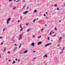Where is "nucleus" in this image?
Instances as JSON below:
<instances>
[{
    "instance_id": "obj_4",
    "label": "nucleus",
    "mask_w": 65,
    "mask_h": 65,
    "mask_svg": "<svg viewBox=\"0 0 65 65\" xmlns=\"http://www.w3.org/2000/svg\"><path fill=\"white\" fill-rule=\"evenodd\" d=\"M28 11H26L24 12L23 13V14H26L27 13H28Z\"/></svg>"
},
{
    "instance_id": "obj_32",
    "label": "nucleus",
    "mask_w": 65,
    "mask_h": 65,
    "mask_svg": "<svg viewBox=\"0 0 65 65\" xmlns=\"http://www.w3.org/2000/svg\"><path fill=\"white\" fill-rule=\"evenodd\" d=\"M57 30V29H56V27H55V30Z\"/></svg>"
},
{
    "instance_id": "obj_21",
    "label": "nucleus",
    "mask_w": 65,
    "mask_h": 65,
    "mask_svg": "<svg viewBox=\"0 0 65 65\" xmlns=\"http://www.w3.org/2000/svg\"><path fill=\"white\" fill-rule=\"evenodd\" d=\"M51 33H52V31H51L50 33V35H51Z\"/></svg>"
},
{
    "instance_id": "obj_30",
    "label": "nucleus",
    "mask_w": 65,
    "mask_h": 65,
    "mask_svg": "<svg viewBox=\"0 0 65 65\" xmlns=\"http://www.w3.org/2000/svg\"><path fill=\"white\" fill-rule=\"evenodd\" d=\"M65 48V47H64L63 48V50H64V49Z\"/></svg>"
},
{
    "instance_id": "obj_5",
    "label": "nucleus",
    "mask_w": 65,
    "mask_h": 65,
    "mask_svg": "<svg viewBox=\"0 0 65 65\" xmlns=\"http://www.w3.org/2000/svg\"><path fill=\"white\" fill-rule=\"evenodd\" d=\"M27 52H28V50H26L23 52V53L24 54H25V53H27Z\"/></svg>"
},
{
    "instance_id": "obj_40",
    "label": "nucleus",
    "mask_w": 65,
    "mask_h": 65,
    "mask_svg": "<svg viewBox=\"0 0 65 65\" xmlns=\"http://www.w3.org/2000/svg\"><path fill=\"white\" fill-rule=\"evenodd\" d=\"M20 19L22 20V17H20Z\"/></svg>"
},
{
    "instance_id": "obj_51",
    "label": "nucleus",
    "mask_w": 65,
    "mask_h": 65,
    "mask_svg": "<svg viewBox=\"0 0 65 65\" xmlns=\"http://www.w3.org/2000/svg\"><path fill=\"white\" fill-rule=\"evenodd\" d=\"M29 8L28 7H27V9H28Z\"/></svg>"
},
{
    "instance_id": "obj_39",
    "label": "nucleus",
    "mask_w": 65,
    "mask_h": 65,
    "mask_svg": "<svg viewBox=\"0 0 65 65\" xmlns=\"http://www.w3.org/2000/svg\"><path fill=\"white\" fill-rule=\"evenodd\" d=\"M33 37L34 38V37H35V36L33 35Z\"/></svg>"
},
{
    "instance_id": "obj_31",
    "label": "nucleus",
    "mask_w": 65,
    "mask_h": 65,
    "mask_svg": "<svg viewBox=\"0 0 65 65\" xmlns=\"http://www.w3.org/2000/svg\"><path fill=\"white\" fill-rule=\"evenodd\" d=\"M23 2H25V0H23Z\"/></svg>"
},
{
    "instance_id": "obj_13",
    "label": "nucleus",
    "mask_w": 65,
    "mask_h": 65,
    "mask_svg": "<svg viewBox=\"0 0 65 65\" xmlns=\"http://www.w3.org/2000/svg\"><path fill=\"white\" fill-rule=\"evenodd\" d=\"M56 35V34L54 35H53V36H52L51 37H54V36H55Z\"/></svg>"
},
{
    "instance_id": "obj_27",
    "label": "nucleus",
    "mask_w": 65,
    "mask_h": 65,
    "mask_svg": "<svg viewBox=\"0 0 65 65\" xmlns=\"http://www.w3.org/2000/svg\"><path fill=\"white\" fill-rule=\"evenodd\" d=\"M21 44L19 46V48H20V47H21Z\"/></svg>"
},
{
    "instance_id": "obj_63",
    "label": "nucleus",
    "mask_w": 65,
    "mask_h": 65,
    "mask_svg": "<svg viewBox=\"0 0 65 65\" xmlns=\"http://www.w3.org/2000/svg\"><path fill=\"white\" fill-rule=\"evenodd\" d=\"M14 1H16V0H14Z\"/></svg>"
},
{
    "instance_id": "obj_56",
    "label": "nucleus",
    "mask_w": 65,
    "mask_h": 65,
    "mask_svg": "<svg viewBox=\"0 0 65 65\" xmlns=\"http://www.w3.org/2000/svg\"><path fill=\"white\" fill-rule=\"evenodd\" d=\"M2 37H0V38H2Z\"/></svg>"
},
{
    "instance_id": "obj_50",
    "label": "nucleus",
    "mask_w": 65,
    "mask_h": 65,
    "mask_svg": "<svg viewBox=\"0 0 65 65\" xmlns=\"http://www.w3.org/2000/svg\"><path fill=\"white\" fill-rule=\"evenodd\" d=\"M62 39V38H61V37L60 38V39Z\"/></svg>"
},
{
    "instance_id": "obj_1",
    "label": "nucleus",
    "mask_w": 65,
    "mask_h": 65,
    "mask_svg": "<svg viewBox=\"0 0 65 65\" xmlns=\"http://www.w3.org/2000/svg\"><path fill=\"white\" fill-rule=\"evenodd\" d=\"M11 20V18H9L7 21V24H9V21H10Z\"/></svg>"
},
{
    "instance_id": "obj_12",
    "label": "nucleus",
    "mask_w": 65,
    "mask_h": 65,
    "mask_svg": "<svg viewBox=\"0 0 65 65\" xmlns=\"http://www.w3.org/2000/svg\"><path fill=\"white\" fill-rule=\"evenodd\" d=\"M54 6H55V7H56V6H57V4H55L54 5Z\"/></svg>"
},
{
    "instance_id": "obj_19",
    "label": "nucleus",
    "mask_w": 65,
    "mask_h": 65,
    "mask_svg": "<svg viewBox=\"0 0 65 65\" xmlns=\"http://www.w3.org/2000/svg\"><path fill=\"white\" fill-rule=\"evenodd\" d=\"M30 30L29 29H28V30H27V32H29V30Z\"/></svg>"
},
{
    "instance_id": "obj_55",
    "label": "nucleus",
    "mask_w": 65,
    "mask_h": 65,
    "mask_svg": "<svg viewBox=\"0 0 65 65\" xmlns=\"http://www.w3.org/2000/svg\"><path fill=\"white\" fill-rule=\"evenodd\" d=\"M15 41V40H13V42H14V41Z\"/></svg>"
},
{
    "instance_id": "obj_61",
    "label": "nucleus",
    "mask_w": 65,
    "mask_h": 65,
    "mask_svg": "<svg viewBox=\"0 0 65 65\" xmlns=\"http://www.w3.org/2000/svg\"><path fill=\"white\" fill-rule=\"evenodd\" d=\"M15 50H14V51H13V52H14V51H15Z\"/></svg>"
},
{
    "instance_id": "obj_38",
    "label": "nucleus",
    "mask_w": 65,
    "mask_h": 65,
    "mask_svg": "<svg viewBox=\"0 0 65 65\" xmlns=\"http://www.w3.org/2000/svg\"><path fill=\"white\" fill-rule=\"evenodd\" d=\"M20 21V20H18V23H19V22Z\"/></svg>"
},
{
    "instance_id": "obj_6",
    "label": "nucleus",
    "mask_w": 65,
    "mask_h": 65,
    "mask_svg": "<svg viewBox=\"0 0 65 65\" xmlns=\"http://www.w3.org/2000/svg\"><path fill=\"white\" fill-rule=\"evenodd\" d=\"M31 45L33 46V47H34V42H32L31 44Z\"/></svg>"
},
{
    "instance_id": "obj_49",
    "label": "nucleus",
    "mask_w": 65,
    "mask_h": 65,
    "mask_svg": "<svg viewBox=\"0 0 65 65\" xmlns=\"http://www.w3.org/2000/svg\"><path fill=\"white\" fill-rule=\"evenodd\" d=\"M20 61V60H18V62H19Z\"/></svg>"
},
{
    "instance_id": "obj_20",
    "label": "nucleus",
    "mask_w": 65,
    "mask_h": 65,
    "mask_svg": "<svg viewBox=\"0 0 65 65\" xmlns=\"http://www.w3.org/2000/svg\"><path fill=\"white\" fill-rule=\"evenodd\" d=\"M5 51H6V48L4 49V50H3V51H4V52H5Z\"/></svg>"
},
{
    "instance_id": "obj_45",
    "label": "nucleus",
    "mask_w": 65,
    "mask_h": 65,
    "mask_svg": "<svg viewBox=\"0 0 65 65\" xmlns=\"http://www.w3.org/2000/svg\"><path fill=\"white\" fill-rule=\"evenodd\" d=\"M35 52H36V51H33V53H35Z\"/></svg>"
},
{
    "instance_id": "obj_8",
    "label": "nucleus",
    "mask_w": 65,
    "mask_h": 65,
    "mask_svg": "<svg viewBox=\"0 0 65 65\" xmlns=\"http://www.w3.org/2000/svg\"><path fill=\"white\" fill-rule=\"evenodd\" d=\"M43 57H46V58H47V55L45 54V55Z\"/></svg>"
},
{
    "instance_id": "obj_60",
    "label": "nucleus",
    "mask_w": 65,
    "mask_h": 65,
    "mask_svg": "<svg viewBox=\"0 0 65 65\" xmlns=\"http://www.w3.org/2000/svg\"><path fill=\"white\" fill-rule=\"evenodd\" d=\"M54 33H55L54 32H53V34H54Z\"/></svg>"
},
{
    "instance_id": "obj_64",
    "label": "nucleus",
    "mask_w": 65,
    "mask_h": 65,
    "mask_svg": "<svg viewBox=\"0 0 65 65\" xmlns=\"http://www.w3.org/2000/svg\"><path fill=\"white\" fill-rule=\"evenodd\" d=\"M7 58H6V60H7Z\"/></svg>"
},
{
    "instance_id": "obj_54",
    "label": "nucleus",
    "mask_w": 65,
    "mask_h": 65,
    "mask_svg": "<svg viewBox=\"0 0 65 65\" xmlns=\"http://www.w3.org/2000/svg\"><path fill=\"white\" fill-rule=\"evenodd\" d=\"M41 30H43V29H42Z\"/></svg>"
},
{
    "instance_id": "obj_11",
    "label": "nucleus",
    "mask_w": 65,
    "mask_h": 65,
    "mask_svg": "<svg viewBox=\"0 0 65 65\" xmlns=\"http://www.w3.org/2000/svg\"><path fill=\"white\" fill-rule=\"evenodd\" d=\"M14 63H15V61H14L13 62H12V64H14Z\"/></svg>"
},
{
    "instance_id": "obj_36",
    "label": "nucleus",
    "mask_w": 65,
    "mask_h": 65,
    "mask_svg": "<svg viewBox=\"0 0 65 65\" xmlns=\"http://www.w3.org/2000/svg\"><path fill=\"white\" fill-rule=\"evenodd\" d=\"M36 59V57H35L33 59Z\"/></svg>"
},
{
    "instance_id": "obj_42",
    "label": "nucleus",
    "mask_w": 65,
    "mask_h": 65,
    "mask_svg": "<svg viewBox=\"0 0 65 65\" xmlns=\"http://www.w3.org/2000/svg\"><path fill=\"white\" fill-rule=\"evenodd\" d=\"M21 26H22V25L20 24V27H21Z\"/></svg>"
},
{
    "instance_id": "obj_29",
    "label": "nucleus",
    "mask_w": 65,
    "mask_h": 65,
    "mask_svg": "<svg viewBox=\"0 0 65 65\" xmlns=\"http://www.w3.org/2000/svg\"><path fill=\"white\" fill-rule=\"evenodd\" d=\"M57 9L58 10H59V8H57Z\"/></svg>"
},
{
    "instance_id": "obj_3",
    "label": "nucleus",
    "mask_w": 65,
    "mask_h": 65,
    "mask_svg": "<svg viewBox=\"0 0 65 65\" xmlns=\"http://www.w3.org/2000/svg\"><path fill=\"white\" fill-rule=\"evenodd\" d=\"M52 44L51 43H48L47 44L45 45V46H47L48 45H51Z\"/></svg>"
},
{
    "instance_id": "obj_7",
    "label": "nucleus",
    "mask_w": 65,
    "mask_h": 65,
    "mask_svg": "<svg viewBox=\"0 0 65 65\" xmlns=\"http://www.w3.org/2000/svg\"><path fill=\"white\" fill-rule=\"evenodd\" d=\"M41 43H42V42H38V45H39V44H41Z\"/></svg>"
},
{
    "instance_id": "obj_22",
    "label": "nucleus",
    "mask_w": 65,
    "mask_h": 65,
    "mask_svg": "<svg viewBox=\"0 0 65 65\" xmlns=\"http://www.w3.org/2000/svg\"><path fill=\"white\" fill-rule=\"evenodd\" d=\"M22 54H23V53L22 52H20V54L21 55Z\"/></svg>"
},
{
    "instance_id": "obj_48",
    "label": "nucleus",
    "mask_w": 65,
    "mask_h": 65,
    "mask_svg": "<svg viewBox=\"0 0 65 65\" xmlns=\"http://www.w3.org/2000/svg\"><path fill=\"white\" fill-rule=\"evenodd\" d=\"M20 28H21V29H22V27H20Z\"/></svg>"
},
{
    "instance_id": "obj_15",
    "label": "nucleus",
    "mask_w": 65,
    "mask_h": 65,
    "mask_svg": "<svg viewBox=\"0 0 65 65\" xmlns=\"http://www.w3.org/2000/svg\"><path fill=\"white\" fill-rule=\"evenodd\" d=\"M41 36H40L39 37H38V38L39 39V38H41Z\"/></svg>"
},
{
    "instance_id": "obj_23",
    "label": "nucleus",
    "mask_w": 65,
    "mask_h": 65,
    "mask_svg": "<svg viewBox=\"0 0 65 65\" xmlns=\"http://www.w3.org/2000/svg\"><path fill=\"white\" fill-rule=\"evenodd\" d=\"M19 1H20V0H18L17 1H16V2H19Z\"/></svg>"
},
{
    "instance_id": "obj_34",
    "label": "nucleus",
    "mask_w": 65,
    "mask_h": 65,
    "mask_svg": "<svg viewBox=\"0 0 65 65\" xmlns=\"http://www.w3.org/2000/svg\"><path fill=\"white\" fill-rule=\"evenodd\" d=\"M1 54H0V58H1Z\"/></svg>"
},
{
    "instance_id": "obj_59",
    "label": "nucleus",
    "mask_w": 65,
    "mask_h": 65,
    "mask_svg": "<svg viewBox=\"0 0 65 65\" xmlns=\"http://www.w3.org/2000/svg\"><path fill=\"white\" fill-rule=\"evenodd\" d=\"M63 5H65V4H64Z\"/></svg>"
},
{
    "instance_id": "obj_41",
    "label": "nucleus",
    "mask_w": 65,
    "mask_h": 65,
    "mask_svg": "<svg viewBox=\"0 0 65 65\" xmlns=\"http://www.w3.org/2000/svg\"><path fill=\"white\" fill-rule=\"evenodd\" d=\"M44 16V17H45V14H44V15H43Z\"/></svg>"
},
{
    "instance_id": "obj_16",
    "label": "nucleus",
    "mask_w": 65,
    "mask_h": 65,
    "mask_svg": "<svg viewBox=\"0 0 65 65\" xmlns=\"http://www.w3.org/2000/svg\"><path fill=\"white\" fill-rule=\"evenodd\" d=\"M50 37H48V38H47V40H50Z\"/></svg>"
},
{
    "instance_id": "obj_24",
    "label": "nucleus",
    "mask_w": 65,
    "mask_h": 65,
    "mask_svg": "<svg viewBox=\"0 0 65 65\" xmlns=\"http://www.w3.org/2000/svg\"><path fill=\"white\" fill-rule=\"evenodd\" d=\"M14 45H15V46H17V44H15Z\"/></svg>"
},
{
    "instance_id": "obj_44",
    "label": "nucleus",
    "mask_w": 65,
    "mask_h": 65,
    "mask_svg": "<svg viewBox=\"0 0 65 65\" xmlns=\"http://www.w3.org/2000/svg\"><path fill=\"white\" fill-rule=\"evenodd\" d=\"M17 60H18V59H15V61H17Z\"/></svg>"
},
{
    "instance_id": "obj_18",
    "label": "nucleus",
    "mask_w": 65,
    "mask_h": 65,
    "mask_svg": "<svg viewBox=\"0 0 65 65\" xmlns=\"http://www.w3.org/2000/svg\"><path fill=\"white\" fill-rule=\"evenodd\" d=\"M10 52L9 51L8 52V54H10Z\"/></svg>"
},
{
    "instance_id": "obj_9",
    "label": "nucleus",
    "mask_w": 65,
    "mask_h": 65,
    "mask_svg": "<svg viewBox=\"0 0 65 65\" xmlns=\"http://www.w3.org/2000/svg\"><path fill=\"white\" fill-rule=\"evenodd\" d=\"M16 8V7H14L13 8H12V9L13 10H14V9H15Z\"/></svg>"
},
{
    "instance_id": "obj_46",
    "label": "nucleus",
    "mask_w": 65,
    "mask_h": 65,
    "mask_svg": "<svg viewBox=\"0 0 65 65\" xmlns=\"http://www.w3.org/2000/svg\"><path fill=\"white\" fill-rule=\"evenodd\" d=\"M46 14H47V12H46Z\"/></svg>"
},
{
    "instance_id": "obj_35",
    "label": "nucleus",
    "mask_w": 65,
    "mask_h": 65,
    "mask_svg": "<svg viewBox=\"0 0 65 65\" xmlns=\"http://www.w3.org/2000/svg\"><path fill=\"white\" fill-rule=\"evenodd\" d=\"M63 53V52H61L60 53V54H62Z\"/></svg>"
},
{
    "instance_id": "obj_37",
    "label": "nucleus",
    "mask_w": 65,
    "mask_h": 65,
    "mask_svg": "<svg viewBox=\"0 0 65 65\" xmlns=\"http://www.w3.org/2000/svg\"><path fill=\"white\" fill-rule=\"evenodd\" d=\"M4 30H5V29H3V32H4Z\"/></svg>"
},
{
    "instance_id": "obj_2",
    "label": "nucleus",
    "mask_w": 65,
    "mask_h": 65,
    "mask_svg": "<svg viewBox=\"0 0 65 65\" xmlns=\"http://www.w3.org/2000/svg\"><path fill=\"white\" fill-rule=\"evenodd\" d=\"M22 34H21L20 35V37L19 38V40H20V39H22Z\"/></svg>"
},
{
    "instance_id": "obj_10",
    "label": "nucleus",
    "mask_w": 65,
    "mask_h": 65,
    "mask_svg": "<svg viewBox=\"0 0 65 65\" xmlns=\"http://www.w3.org/2000/svg\"><path fill=\"white\" fill-rule=\"evenodd\" d=\"M37 12V10H34V13H35V12Z\"/></svg>"
},
{
    "instance_id": "obj_47",
    "label": "nucleus",
    "mask_w": 65,
    "mask_h": 65,
    "mask_svg": "<svg viewBox=\"0 0 65 65\" xmlns=\"http://www.w3.org/2000/svg\"><path fill=\"white\" fill-rule=\"evenodd\" d=\"M57 46H60V45H58Z\"/></svg>"
},
{
    "instance_id": "obj_17",
    "label": "nucleus",
    "mask_w": 65,
    "mask_h": 65,
    "mask_svg": "<svg viewBox=\"0 0 65 65\" xmlns=\"http://www.w3.org/2000/svg\"><path fill=\"white\" fill-rule=\"evenodd\" d=\"M1 45H2L3 44V42H2L1 43Z\"/></svg>"
},
{
    "instance_id": "obj_26",
    "label": "nucleus",
    "mask_w": 65,
    "mask_h": 65,
    "mask_svg": "<svg viewBox=\"0 0 65 65\" xmlns=\"http://www.w3.org/2000/svg\"><path fill=\"white\" fill-rule=\"evenodd\" d=\"M36 21V19H35V20H34V21H33V22H35V21Z\"/></svg>"
},
{
    "instance_id": "obj_14",
    "label": "nucleus",
    "mask_w": 65,
    "mask_h": 65,
    "mask_svg": "<svg viewBox=\"0 0 65 65\" xmlns=\"http://www.w3.org/2000/svg\"><path fill=\"white\" fill-rule=\"evenodd\" d=\"M25 5H24L23 6V9H24L25 8Z\"/></svg>"
},
{
    "instance_id": "obj_57",
    "label": "nucleus",
    "mask_w": 65,
    "mask_h": 65,
    "mask_svg": "<svg viewBox=\"0 0 65 65\" xmlns=\"http://www.w3.org/2000/svg\"><path fill=\"white\" fill-rule=\"evenodd\" d=\"M51 6H54V5H52Z\"/></svg>"
},
{
    "instance_id": "obj_25",
    "label": "nucleus",
    "mask_w": 65,
    "mask_h": 65,
    "mask_svg": "<svg viewBox=\"0 0 65 65\" xmlns=\"http://www.w3.org/2000/svg\"><path fill=\"white\" fill-rule=\"evenodd\" d=\"M12 0H9V2H11V1H12Z\"/></svg>"
},
{
    "instance_id": "obj_33",
    "label": "nucleus",
    "mask_w": 65,
    "mask_h": 65,
    "mask_svg": "<svg viewBox=\"0 0 65 65\" xmlns=\"http://www.w3.org/2000/svg\"><path fill=\"white\" fill-rule=\"evenodd\" d=\"M17 47H16L14 49V50H15L17 49Z\"/></svg>"
},
{
    "instance_id": "obj_43",
    "label": "nucleus",
    "mask_w": 65,
    "mask_h": 65,
    "mask_svg": "<svg viewBox=\"0 0 65 65\" xmlns=\"http://www.w3.org/2000/svg\"><path fill=\"white\" fill-rule=\"evenodd\" d=\"M22 29H20V31H22Z\"/></svg>"
},
{
    "instance_id": "obj_52",
    "label": "nucleus",
    "mask_w": 65,
    "mask_h": 65,
    "mask_svg": "<svg viewBox=\"0 0 65 65\" xmlns=\"http://www.w3.org/2000/svg\"><path fill=\"white\" fill-rule=\"evenodd\" d=\"M11 61V60H9V62H10V61Z\"/></svg>"
},
{
    "instance_id": "obj_53",
    "label": "nucleus",
    "mask_w": 65,
    "mask_h": 65,
    "mask_svg": "<svg viewBox=\"0 0 65 65\" xmlns=\"http://www.w3.org/2000/svg\"><path fill=\"white\" fill-rule=\"evenodd\" d=\"M64 36H65V35H63V37H64Z\"/></svg>"
},
{
    "instance_id": "obj_62",
    "label": "nucleus",
    "mask_w": 65,
    "mask_h": 65,
    "mask_svg": "<svg viewBox=\"0 0 65 65\" xmlns=\"http://www.w3.org/2000/svg\"><path fill=\"white\" fill-rule=\"evenodd\" d=\"M51 41H53V40H51Z\"/></svg>"
},
{
    "instance_id": "obj_28",
    "label": "nucleus",
    "mask_w": 65,
    "mask_h": 65,
    "mask_svg": "<svg viewBox=\"0 0 65 65\" xmlns=\"http://www.w3.org/2000/svg\"><path fill=\"white\" fill-rule=\"evenodd\" d=\"M29 24V23H26V26H28V24Z\"/></svg>"
},
{
    "instance_id": "obj_58",
    "label": "nucleus",
    "mask_w": 65,
    "mask_h": 65,
    "mask_svg": "<svg viewBox=\"0 0 65 65\" xmlns=\"http://www.w3.org/2000/svg\"><path fill=\"white\" fill-rule=\"evenodd\" d=\"M61 22V21H59V22Z\"/></svg>"
}]
</instances>
